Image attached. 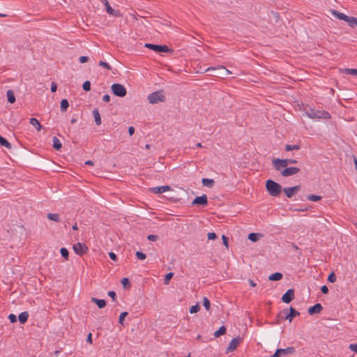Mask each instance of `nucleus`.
Listing matches in <instances>:
<instances>
[{"label":"nucleus","instance_id":"7","mask_svg":"<svg viewBox=\"0 0 357 357\" xmlns=\"http://www.w3.org/2000/svg\"><path fill=\"white\" fill-rule=\"evenodd\" d=\"M295 351L296 349L294 347H289L286 349H277L271 357H280L282 356L292 354L295 353Z\"/></svg>","mask_w":357,"mask_h":357},{"label":"nucleus","instance_id":"55","mask_svg":"<svg viewBox=\"0 0 357 357\" xmlns=\"http://www.w3.org/2000/svg\"><path fill=\"white\" fill-rule=\"evenodd\" d=\"M109 256L112 260H113L114 261H116L117 260V256L115 253L110 252H109Z\"/></svg>","mask_w":357,"mask_h":357},{"label":"nucleus","instance_id":"20","mask_svg":"<svg viewBox=\"0 0 357 357\" xmlns=\"http://www.w3.org/2000/svg\"><path fill=\"white\" fill-rule=\"evenodd\" d=\"M262 236L263 234L261 233H250L248 234V238L252 242H256Z\"/></svg>","mask_w":357,"mask_h":357},{"label":"nucleus","instance_id":"29","mask_svg":"<svg viewBox=\"0 0 357 357\" xmlns=\"http://www.w3.org/2000/svg\"><path fill=\"white\" fill-rule=\"evenodd\" d=\"M47 218L51 220H53L56 222H61V220H60V218H59V215L57 214V213H47Z\"/></svg>","mask_w":357,"mask_h":357},{"label":"nucleus","instance_id":"19","mask_svg":"<svg viewBox=\"0 0 357 357\" xmlns=\"http://www.w3.org/2000/svg\"><path fill=\"white\" fill-rule=\"evenodd\" d=\"M331 13L333 14V15H334L335 17H336L337 19L339 20H344L345 22V20H347L348 15H345L344 13H340L337 10H331Z\"/></svg>","mask_w":357,"mask_h":357},{"label":"nucleus","instance_id":"63","mask_svg":"<svg viewBox=\"0 0 357 357\" xmlns=\"http://www.w3.org/2000/svg\"><path fill=\"white\" fill-rule=\"evenodd\" d=\"M286 160H287V165L289 164H296L297 162V160H294V159H286Z\"/></svg>","mask_w":357,"mask_h":357},{"label":"nucleus","instance_id":"58","mask_svg":"<svg viewBox=\"0 0 357 357\" xmlns=\"http://www.w3.org/2000/svg\"><path fill=\"white\" fill-rule=\"evenodd\" d=\"M86 342L89 344H92V334L89 333L86 337Z\"/></svg>","mask_w":357,"mask_h":357},{"label":"nucleus","instance_id":"30","mask_svg":"<svg viewBox=\"0 0 357 357\" xmlns=\"http://www.w3.org/2000/svg\"><path fill=\"white\" fill-rule=\"evenodd\" d=\"M69 107V102L67 99H62L60 103L61 111L64 112L67 110Z\"/></svg>","mask_w":357,"mask_h":357},{"label":"nucleus","instance_id":"54","mask_svg":"<svg viewBox=\"0 0 357 357\" xmlns=\"http://www.w3.org/2000/svg\"><path fill=\"white\" fill-rule=\"evenodd\" d=\"M349 348L354 352L357 353V344H351L349 346Z\"/></svg>","mask_w":357,"mask_h":357},{"label":"nucleus","instance_id":"13","mask_svg":"<svg viewBox=\"0 0 357 357\" xmlns=\"http://www.w3.org/2000/svg\"><path fill=\"white\" fill-rule=\"evenodd\" d=\"M192 205H202L206 206L208 205V198L206 195H202L199 197H196L192 202Z\"/></svg>","mask_w":357,"mask_h":357},{"label":"nucleus","instance_id":"21","mask_svg":"<svg viewBox=\"0 0 357 357\" xmlns=\"http://www.w3.org/2000/svg\"><path fill=\"white\" fill-rule=\"evenodd\" d=\"M345 22H347L349 26H351V28H355L356 26H357L356 17L348 16Z\"/></svg>","mask_w":357,"mask_h":357},{"label":"nucleus","instance_id":"3","mask_svg":"<svg viewBox=\"0 0 357 357\" xmlns=\"http://www.w3.org/2000/svg\"><path fill=\"white\" fill-rule=\"evenodd\" d=\"M147 99L151 104H156L160 102H165L166 100L162 90L151 93L148 96Z\"/></svg>","mask_w":357,"mask_h":357},{"label":"nucleus","instance_id":"5","mask_svg":"<svg viewBox=\"0 0 357 357\" xmlns=\"http://www.w3.org/2000/svg\"><path fill=\"white\" fill-rule=\"evenodd\" d=\"M112 93L118 97H125L127 94V90L125 86L121 84L115 83L111 86Z\"/></svg>","mask_w":357,"mask_h":357},{"label":"nucleus","instance_id":"53","mask_svg":"<svg viewBox=\"0 0 357 357\" xmlns=\"http://www.w3.org/2000/svg\"><path fill=\"white\" fill-rule=\"evenodd\" d=\"M223 244L226 248H228V238L225 235L222 236Z\"/></svg>","mask_w":357,"mask_h":357},{"label":"nucleus","instance_id":"37","mask_svg":"<svg viewBox=\"0 0 357 357\" xmlns=\"http://www.w3.org/2000/svg\"><path fill=\"white\" fill-rule=\"evenodd\" d=\"M283 192L285 194V195L288 197V198H291L292 197V196L294 195V191L292 190V189H291V187L290 188H283Z\"/></svg>","mask_w":357,"mask_h":357},{"label":"nucleus","instance_id":"6","mask_svg":"<svg viewBox=\"0 0 357 357\" xmlns=\"http://www.w3.org/2000/svg\"><path fill=\"white\" fill-rule=\"evenodd\" d=\"M220 70V73H216L215 75H217L218 77H226L229 75H231V72L229 71L228 69H227L225 66H218L217 67H210V68H208L206 71V72H210V71H212V70Z\"/></svg>","mask_w":357,"mask_h":357},{"label":"nucleus","instance_id":"56","mask_svg":"<svg viewBox=\"0 0 357 357\" xmlns=\"http://www.w3.org/2000/svg\"><path fill=\"white\" fill-rule=\"evenodd\" d=\"M56 89H57V84L55 82H52V84H51V91L52 93H54L56 91Z\"/></svg>","mask_w":357,"mask_h":357},{"label":"nucleus","instance_id":"14","mask_svg":"<svg viewBox=\"0 0 357 357\" xmlns=\"http://www.w3.org/2000/svg\"><path fill=\"white\" fill-rule=\"evenodd\" d=\"M294 298V291L293 289H288L282 296V301L284 303H289Z\"/></svg>","mask_w":357,"mask_h":357},{"label":"nucleus","instance_id":"1","mask_svg":"<svg viewBox=\"0 0 357 357\" xmlns=\"http://www.w3.org/2000/svg\"><path fill=\"white\" fill-rule=\"evenodd\" d=\"M265 186L267 192L272 197H278L282 190L281 185L271 179L266 181Z\"/></svg>","mask_w":357,"mask_h":357},{"label":"nucleus","instance_id":"26","mask_svg":"<svg viewBox=\"0 0 357 357\" xmlns=\"http://www.w3.org/2000/svg\"><path fill=\"white\" fill-rule=\"evenodd\" d=\"M282 278V274L279 272L274 273L269 275L268 280L271 281H278Z\"/></svg>","mask_w":357,"mask_h":357},{"label":"nucleus","instance_id":"11","mask_svg":"<svg viewBox=\"0 0 357 357\" xmlns=\"http://www.w3.org/2000/svg\"><path fill=\"white\" fill-rule=\"evenodd\" d=\"M272 164L277 171H281L282 167L287 166V162L285 159L273 158Z\"/></svg>","mask_w":357,"mask_h":357},{"label":"nucleus","instance_id":"27","mask_svg":"<svg viewBox=\"0 0 357 357\" xmlns=\"http://www.w3.org/2000/svg\"><path fill=\"white\" fill-rule=\"evenodd\" d=\"M7 98L8 102L10 103H14L15 102V96L13 90L9 89L7 91Z\"/></svg>","mask_w":357,"mask_h":357},{"label":"nucleus","instance_id":"51","mask_svg":"<svg viewBox=\"0 0 357 357\" xmlns=\"http://www.w3.org/2000/svg\"><path fill=\"white\" fill-rule=\"evenodd\" d=\"M107 294L109 297L112 298L114 301L116 300V294L115 291H109Z\"/></svg>","mask_w":357,"mask_h":357},{"label":"nucleus","instance_id":"49","mask_svg":"<svg viewBox=\"0 0 357 357\" xmlns=\"http://www.w3.org/2000/svg\"><path fill=\"white\" fill-rule=\"evenodd\" d=\"M207 236L208 240H215L217 238V235L214 232L208 233Z\"/></svg>","mask_w":357,"mask_h":357},{"label":"nucleus","instance_id":"64","mask_svg":"<svg viewBox=\"0 0 357 357\" xmlns=\"http://www.w3.org/2000/svg\"><path fill=\"white\" fill-rule=\"evenodd\" d=\"M248 282H249L250 285L251 287H255V286H256V283H255V282H254V281H253L252 280H251V279H249V280H248Z\"/></svg>","mask_w":357,"mask_h":357},{"label":"nucleus","instance_id":"35","mask_svg":"<svg viewBox=\"0 0 357 357\" xmlns=\"http://www.w3.org/2000/svg\"><path fill=\"white\" fill-rule=\"evenodd\" d=\"M285 314H283V310L280 311L275 319V324H279L281 320H287L288 319H284Z\"/></svg>","mask_w":357,"mask_h":357},{"label":"nucleus","instance_id":"23","mask_svg":"<svg viewBox=\"0 0 357 357\" xmlns=\"http://www.w3.org/2000/svg\"><path fill=\"white\" fill-rule=\"evenodd\" d=\"M29 123L34 126L38 131H40L43 128L38 120L36 118L30 119Z\"/></svg>","mask_w":357,"mask_h":357},{"label":"nucleus","instance_id":"8","mask_svg":"<svg viewBox=\"0 0 357 357\" xmlns=\"http://www.w3.org/2000/svg\"><path fill=\"white\" fill-rule=\"evenodd\" d=\"M283 314H285L284 319H288L291 322L292 319L300 314L293 307H290L289 309L286 308L283 310Z\"/></svg>","mask_w":357,"mask_h":357},{"label":"nucleus","instance_id":"38","mask_svg":"<svg viewBox=\"0 0 357 357\" xmlns=\"http://www.w3.org/2000/svg\"><path fill=\"white\" fill-rule=\"evenodd\" d=\"M307 199L312 202H317L321 199V197L319 195H309L307 196Z\"/></svg>","mask_w":357,"mask_h":357},{"label":"nucleus","instance_id":"15","mask_svg":"<svg viewBox=\"0 0 357 357\" xmlns=\"http://www.w3.org/2000/svg\"><path fill=\"white\" fill-rule=\"evenodd\" d=\"M240 340L241 338L239 337L233 338L227 348V352H231L234 351L238 347Z\"/></svg>","mask_w":357,"mask_h":357},{"label":"nucleus","instance_id":"17","mask_svg":"<svg viewBox=\"0 0 357 357\" xmlns=\"http://www.w3.org/2000/svg\"><path fill=\"white\" fill-rule=\"evenodd\" d=\"M171 190V187L169 185H162L160 187H154L150 189V191L155 194H161L164 192L169 191Z\"/></svg>","mask_w":357,"mask_h":357},{"label":"nucleus","instance_id":"32","mask_svg":"<svg viewBox=\"0 0 357 357\" xmlns=\"http://www.w3.org/2000/svg\"><path fill=\"white\" fill-rule=\"evenodd\" d=\"M0 146H5L9 149H11V144L1 135H0Z\"/></svg>","mask_w":357,"mask_h":357},{"label":"nucleus","instance_id":"16","mask_svg":"<svg viewBox=\"0 0 357 357\" xmlns=\"http://www.w3.org/2000/svg\"><path fill=\"white\" fill-rule=\"evenodd\" d=\"M323 310V307L320 303H316L315 305L310 307L307 310L309 314L312 315L314 314L319 313Z\"/></svg>","mask_w":357,"mask_h":357},{"label":"nucleus","instance_id":"24","mask_svg":"<svg viewBox=\"0 0 357 357\" xmlns=\"http://www.w3.org/2000/svg\"><path fill=\"white\" fill-rule=\"evenodd\" d=\"M29 318V313L27 312H22L18 316L19 321L21 324H25Z\"/></svg>","mask_w":357,"mask_h":357},{"label":"nucleus","instance_id":"39","mask_svg":"<svg viewBox=\"0 0 357 357\" xmlns=\"http://www.w3.org/2000/svg\"><path fill=\"white\" fill-rule=\"evenodd\" d=\"M199 310H200V307H199V304L197 303L195 305L191 306L189 312L190 314H194V313H197V312H199Z\"/></svg>","mask_w":357,"mask_h":357},{"label":"nucleus","instance_id":"18","mask_svg":"<svg viewBox=\"0 0 357 357\" xmlns=\"http://www.w3.org/2000/svg\"><path fill=\"white\" fill-rule=\"evenodd\" d=\"M91 301L97 305V306L102 309L106 306V301L104 299H98L96 298H92Z\"/></svg>","mask_w":357,"mask_h":357},{"label":"nucleus","instance_id":"48","mask_svg":"<svg viewBox=\"0 0 357 357\" xmlns=\"http://www.w3.org/2000/svg\"><path fill=\"white\" fill-rule=\"evenodd\" d=\"M159 237L158 235H154V234H149L148 236H147V239L150 241H156L157 240H158Z\"/></svg>","mask_w":357,"mask_h":357},{"label":"nucleus","instance_id":"12","mask_svg":"<svg viewBox=\"0 0 357 357\" xmlns=\"http://www.w3.org/2000/svg\"><path fill=\"white\" fill-rule=\"evenodd\" d=\"M300 169L296 167H286L284 169L281 171V175L284 177L294 175L300 172Z\"/></svg>","mask_w":357,"mask_h":357},{"label":"nucleus","instance_id":"46","mask_svg":"<svg viewBox=\"0 0 357 357\" xmlns=\"http://www.w3.org/2000/svg\"><path fill=\"white\" fill-rule=\"evenodd\" d=\"M128 315V312H121L120 316H119V324H121V325H123V321H124V319L125 317Z\"/></svg>","mask_w":357,"mask_h":357},{"label":"nucleus","instance_id":"62","mask_svg":"<svg viewBox=\"0 0 357 357\" xmlns=\"http://www.w3.org/2000/svg\"><path fill=\"white\" fill-rule=\"evenodd\" d=\"M272 13L275 16V21L278 22V20H280V15H279V13L278 12H273V11H272Z\"/></svg>","mask_w":357,"mask_h":357},{"label":"nucleus","instance_id":"42","mask_svg":"<svg viewBox=\"0 0 357 357\" xmlns=\"http://www.w3.org/2000/svg\"><path fill=\"white\" fill-rule=\"evenodd\" d=\"M82 89L85 91H89L91 90V82L89 81H85L83 83Z\"/></svg>","mask_w":357,"mask_h":357},{"label":"nucleus","instance_id":"45","mask_svg":"<svg viewBox=\"0 0 357 357\" xmlns=\"http://www.w3.org/2000/svg\"><path fill=\"white\" fill-rule=\"evenodd\" d=\"M98 65L101 67L105 68L106 69H107L109 70H112L111 66L105 61H100Z\"/></svg>","mask_w":357,"mask_h":357},{"label":"nucleus","instance_id":"47","mask_svg":"<svg viewBox=\"0 0 357 357\" xmlns=\"http://www.w3.org/2000/svg\"><path fill=\"white\" fill-rule=\"evenodd\" d=\"M344 70L349 75H357V69L346 68Z\"/></svg>","mask_w":357,"mask_h":357},{"label":"nucleus","instance_id":"60","mask_svg":"<svg viewBox=\"0 0 357 357\" xmlns=\"http://www.w3.org/2000/svg\"><path fill=\"white\" fill-rule=\"evenodd\" d=\"M291 189L294 191V193L297 192L301 189L300 185H295L294 187H291Z\"/></svg>","mask_w":357,"mask_h":357},{"label":"nucleus","instance_id":"50","mask_svg":"<svg viewBox=\"0 0 357 357\" xmlns=\"http://www.w3.org/2000/svg\"><path fill=\"white\" fill-rule=\"evenodd\" d=\"M8 318L11 323H15L17 321V317L14 314H9Z\"/></svg>","mask_w":357,"mask_h":357},{"label":"nucleus","instance_id":"57","mask_svg":"<svg viewBox=\"0 0 357 357\" xmlns=\"http://www.w3.org/2000/svg\"><path fill=\"white\" fill-rule=\"evenodd\" d=\"M321 291L324 294H327L328 293V288L327 287V286L326 285H323L321 287Z\"/></svg>","mask_w":357,"mask_h":357},{"label":"nucleus","instance_id":"61","mask_svg":"<svg viewBox=\"0 0 357 357\" xmlns=\"http://www.w3.org/2000/svg\"><path fill=\"white\" fill-rule=\"evenodd\" d=\"M135 132V128L132 126H130L128 128V133L130 136H132Z\"/></svg>","mask_w":357,"mask_h":357},{"label":"nucleus","instance_id":"10","mask_svg":"<svg viewBox=\"0 0 357 357\" xmlns=\"http://www.w3.org/2000/svg\"><path fill=\"white\" fill-rule=\"evenodd\" d=\"M105 6L107 13L110 15H113L114 17H120L121 16V13L118 10L113 9L111 6L109 5L107 0H100Z\"/></svg>","mask_w":357,"mask_h":357},{"label":"nucleus","instance_id":"22","mask_svg":"<svg viewBox=\"0 0 357 357\" xmlns=\"http://www.w3.org/2000/svg\"><path fill=\"white\" fill-rule=\"evenodd\" d=\"M93 116L94 117L96 124L97 126H100L101 124V118L98 109L93 110Z\"/></svg>","mask_w":357,"mask_h":357},{"label":"nucleus","instance_id":"59","mask_svg":"<svg viewBox=\"0 0 357 357\" xmlns=\"http://www.w3.org/2000/svg\"><path fill=\"white\" fill-rule=\"evenodd\" d=\"M102 100L105 102H109L110 100V96L108 94H105L102 97Z\"/></svg>","mask_w":357,"mask_h":357},{"label":"nucleus","instance_id":"34","mask_svg":"<svg viewBox=\"0 0 357 357\" xmlns=\"http://www.w3.org/2000/svg\"><path fill=\"white\" fill-rule=\"evenodd\" d=\"M300 149H301V146L298 144H294V145L287 144L284 147V149L287 151H293V150H298Z\"/></svg>","mask_w":357,"mask_h":357},{"label":"nucleus","instance_id":"25","mask_svg":"<svg viewBox=\"0 0 357 357\" xmlns=\"http://www.w3.org/2000/svg\"><path fill=\"white\" fill-rule=\"evenodd\" d=\"M202 183L204 186L212 188L215 183V181L213 179L204 178H202Z\"/></svg>","mask_w":357,"mask_h":357},{"label":"nucleus","instance_id":"40","mask_svg":"<svg viewBox=\"0 0 357 357\" xmlns=\"http://www.w3.org/2000/svg\"><path fill=\"white\" fill-rule=\"evenodd\" d=\"M173 276H174V273H172V272L168 273L165 277L164 284H168L169 283V280L173 278Z\"/></svg>","mask_w":357,"mask_h":357},{"label":"nucleus","instance_id":"33","mask_svg":"<svg viewBox=\"0 0 357 357\" xmlns=\"http://www.w3.org/2000/svg\"><path fill=\"white\" fill-rule=\"evenodd\" d=\"M121 284L123 285V287L125 289H129L130 288V287H131L130 282L129 279L127 278H123L121 280Z\"/></svg>","mask_w":357,"mask_h":357},{"label":"nucleus","instance_id":"41","mask_svg":"<svg viewBox=\"0 0 357 357\" xmlns=\"http://www.w3.org/2000/svg\"><path fill=\"white\" fill-rule=\"evenodd\" d=\"M203 305L204 306L206 310H210L211 303L210 301L206 297H204L203 299Z\"/></svg>","mask_w":357,"mask_h":357},{"label":"nucleus","instance_id":"4","mask_svg":"<svg viewBox=\"0 0 357 357\" xmlns=\"http://www.w3.org/2000/svg\"><path fill=\"white\" fill-rule=\"evenodd\" d=\"M145 47H147L155 52H172L173 50L168 47L165 45H156V44H151L146 43L144 45Z\"/></svg>","mask_w":357,"mask_h":357},{"label":"nucleus","instance_id":"2","mask_svg":"<svg viewBox=\"0 0 357 357\" xmlns=\"http://www.w3.org/2000/svg\"><path fill=\"white\" fill-rule=\"evenodd\" d=\"M305 114L310 119H329L331 118V114L328 112L317 110L311 107L305 110Z\"/></svg>","mask_w":357,"mask_h":357},{"label":"nucleus","instance_id":"44","mask_svg":"<svg viewBox=\"0 0 357 357\" xmlns=\"http://www.w3.org/2000/svg\"><path fill=\"white\" fill-rule=\"evenodd\" d=\"M327 280L331 283L335 282L336 281L335 274L333 272L331 273L328 276Z\"/></svg>","mask_w":357,"mask_h":357},{"label":"nucleus","instance_id":"43","mask_svg":"<svg viewBox=\"0 0 357 357\" xmlns=\"http://www.w3.org/2000/svg\"><path fill=\"white\" fill-rule=\"evenodd\" d=\"M135 255L138 259L144 260L146 258V254L140 251H137Z\"/></svg>","mask_w":357,"mask_h":357},{"label":"nucleus","instance_id":"36","mask_svg":"<svg viewBox=\"0 0 357 357\" xmlns=\"http://www.w3.org/2000/svg\"><path fill=\"white\" fill-rule=\"evenodd\" d=\"M60 253H61V256L66 260H68V259H69V252H68V250L66 248H61L60 249Z\"/></svg>","mask_w":357,"mask_h":357},{"label":"nucleus","instance_id":"9","mask_svg":"<svg viewBox=\"0 0 357 357\" xmlns=\"http://www.w3.org/2000/svg\"><path fill=\"white\" fill-rule=\"evenodd\" d=\"M73 249L77 255L80 256L85 254L88 250L87 246L84 243H77L74 244Z\"/></svg>","mask_w":357,"mask_h":357},{"label":"nucleus","instance_id":"31","mask_svg":"<svg viewBox=\"0 0 357 357\" xmlns=\"http://www.w3.org/2000/svg\"><path fill=\"white\" fill-rule=\"evenodd\" d=\"M226 327L222 326L218 331H216L213 335L215 337H219L220 336L225 335L226 333Z\"/></svg>","mask_w":357,"mask_h":357},{"label":"nucleus","instance_id":"28","mask_svg":"<svg viewBox=\"0 0 357 357\" xmlns=\"http://www.w3.org/2000/svg\"><path fill=\"white\" fill-rule=\"evenodd\" d=\"M52 142H53V148L54 149L59 151L61 149V147H62L61 142L56 137H53Z\"/></svg>","mask_w":357,"mask_h":357},{"label":"nucleus","instance_id":"52","mask_svg":"<svg viewBox=\"0 0 357 357\" xmlns=\"http://www.w3.org/2000/svg\"><path fill=\"white\" fill-rule=\"evenodd\" d=\"M79 61L82 63H86L89 61V57L86 56H82L79 57Z\"/></svg>","mask_w":357,"mask_h":357}]
</instances>
